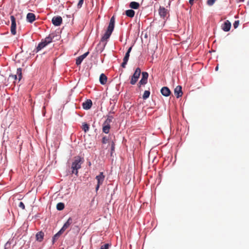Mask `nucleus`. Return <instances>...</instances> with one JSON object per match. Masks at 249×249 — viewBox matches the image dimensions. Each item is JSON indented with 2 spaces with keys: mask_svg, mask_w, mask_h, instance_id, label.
<instances>
[{
  "mask_svg": "<svg viewBox=\"0 0 249 249\" xmlns=\"http://www.w3.org/2000/svg\"><path fill=\"white\" fill-rule=\"evenodd\" d=\"M84 162V159L83 158H81L80 156L75 157L71 163L72 173L77 176L78 173V170L81 168V165Z\"/></svg>",
  "mask_w": 249,
  "mask_h": 249,
  "instance_id": "obj_1",
  "label": "nucleus"
},
{
  "mask_svg": "<svg viewBox=\"0 0 249 249\" xmlns=\"http://www.w3.org/2000/svg\"><path fill=\"white\" fill-rule=\"evenodd\" d=\"M115 18L114 16H112L109 21V25L107 27V30L105 32V34L102 37V41H105L108 39L110 36H111L115 26Z\"/></svg>",
  "mask_w": 249,
  "mask_h": 249,
  "instance_id": "obj_2",
  "label": "nucleus"
},
{
  "mask_svg": "<svg viewBox=\"0 0 249 249\" xmlns=\"http://www.w3.org/2000/svg\"><path fill=\"white\" fill-rule=\"evenodd\" d=\"M141 73V69L139 68H137L133 75L131 76L130 79V84L131 85H135L137 82L138 79L139 78L140 75Z\"/></svg>",
  "mask_w": 249,
  "mask_h": 249,
  "instance_id": "obj_3",
  "label": "nucleus"
},
{
  "mask_svg": "<svg viewBox=\"0 0 249 249\" xmlns=\"http://www.w3.org/2000/svg\"><path fill=\"white\" fill-rule=\"evenodd\" d=\"M105 178L103 172H100V174L96 177V179L97 180V184L96 187V191L98 190L100 186L103 184Z\"/></svg>",
  "mask_w": 249,
  "mask_h": 249,
  "instance_id": "obj_4",
  "label": "nucleus"
},
{
  "mask_svg": "<svg viewBox=\"0 0 249 249\" xmlns=\"http://www.w3.org/2000/svg\"><path fill=\"white\" fill-rule=\"evenodd\" d=\"M148 73L147 72H142V77L138 83V87L140 88L142 85H145L147 82Z\"/></svg>",
  "mask_w": 249,
  "mask_h": 249,
  "instance_id": "obj_5",
  "label": "nucleus"
},
{
  "mask_svg": "<svg viewBox=\"0 0 249 249\" xmlns=\"http://www.w3.org/2000/svg\"><path fill=\"white\" fill-rule=\"evenodd\" d=\"M10 19L11 20V32L13 35L16 34V18L14 16H11Z\"/></svg>",
  "mask_w": 249,
  "mask_h": 249,
  "instance_id": "obj_6",
  "label": "nucleus"
},
{
  "mask_svg": "<svg viewBox=\"0 0 249 249\" xmlns=\"http://www.w3.org/2000/svg\"><path fill=\"white\" fill-rule=\"evenodd\" d=\"M159 14L161 18H164L168 14V11L164 7L160 6L159 9Z\"/></svg>",
  "mask_w": 249,
  "mask_h": 249,
  "instance_id": "obj_7",
  "label": "nucleus"
},
{
  "mask_svg": "<svg viewBox=\"0 0 249 249\" xmlns=\"http://www.w3.org/2000/svg\"><path fill=\"white\" fill-rule=\"evenodd\" d=\"M52 23L53 24L56 26H58L61 25L62 22V18L60 16L54 17L52 18Z\"/></svg>",
  "mask_w": 249,
  "mask_h": 249,
  "instance_id": "obj_8",
  "label": "nucleus"
},
{
  "mask_svg": "<svg viewBox=\"0 0 249 249\" xmlns=\"http://www.w3.org/2000/svg\"><path fill=\"white\" fill-rule=\"evenodd\" d=\"M174 94L177 98H179L182 95V87L180 86H178L174 89Z\"/></svg>",
  "mask_w": 249,
  "mask_h": 249,
  "instance_id": "obj_9",
  "label": "nucleus"
},
{
  "mask_svg": "<svg viewBox=\"0 0 249 249\" xmlns=\"http://www.w3.org/2000/svg\"><path fill=\"white\" fill-rule=\"evenodd\" d=\"M231 27V23L229 20H226L222 25V29L225 32H228L230 30Z\"/></svg>",
  "mask_w": 249,
  "mask_h": 249,
  "instance_id": "obj_10",
  "label": "nucleus"
},
{
  "mask_svg": "<svg viewBox=\"0 0 249 249\" xmlns=\"http://www.w3.org/2000/svg\"><path fill=\"white\" fill-rule=\"evenodd\" d=\"M92 105V102L91 100L88 99L82 104L83 108L85 109H89Z\"/></svg>",
  "mask_w": 249,
  "mask_h": 249,
  "instance_id": "obj_11",
  "label": "nucleus"
},
{
  "mask_svg": "<svg viewBox=\"0 0 249 249\" xmlns=\"http://www.w3.org/2000/svg\"><path fill=\"white\" fill-rule=\"evenodd\" d=\"M72 223V219L71 217H70L67 221L64 224L62 228L61 229V231L64 232L66 229H67L70 226Z\"/></svg>",
  "mask_w": 249,
  "mask_h": 249,
  "instance_id": "obj_12",
  "label": "nucleus"
},
{
  "mask_svg": "<svg viewBox=\"0 0 249 249\" xmlns=\"http://www.w3.org/2000/svg\"><path fill=\"white\" fill-rule=\"evenodd\" d=\"M161 93L164 96L167 97L171 94L170 90L167 87H164L160 90Z\"/></svg>",
  "mask_w": 249,
  "mask_h": 249,
  "instance_id": "obj_13",
  "label": "nucleus"
},
{
  "mask_svg": "<svg viewBox=\"0 0 249 249\" xmlns=\"http://www.w3.org/2000/svg\"><path fill=\"white\" fill-rule=\"evenodd\" d=\"M26 18L28 22L32 23L36 20V16L32 13H29L27 15Z\"/></svg>",
  "mask_w": 249,
  "mask_h": 249,
  "instance_id": "obj_14",
  "label": "nucleus"
},
{
  "mask_svg": "<svg viewBox=\"0 0 249 249\" xmlns=\"http://www.w3.org/2000/svg\"><path fill=\"white\" fill-rule=\"evenodd\" d=\"M44 233L42 231L38 232L36 235V240L38 242H41L43 240Z\"/></svg>",
  "mask_w": 249,
  "mask_h": 249,
  "instance_id": "obj_15",
  "label": "nucleus"
},
{
  "mask_svg": "<svg viewBox=\"0 0 249 249\" xmlns=\"http://www.w3.org/2000/svg\"><path fill=\"white\" fill-rule=\"evenodd\" d=\"M48 44L46 43V42L44 41V40H42V41L38 44V46L36 47V52L39 51L42 49L44 48Z\"/></svg>",
  "mask_w": 249,
  "mask_h": 249,
  "instance_id": "obj_16",
  "label": "nucleus"
},
{
  "mask_svg": "<svg viewBox=\"0 0 249 249\" xmlns=\"http://www.w3.org/2000/svg\"><path fill=\"white\" fill-rule=\"evenodd\" d=\"M99 81L102 85H105L107 82V77L104 73H102L100 76Z\"/></svg>",
  "mask_w": 249,
  "mask_h": 249,
  "instance_id": "obj_17",
  "label": "nucleus"
},
{
  "mask_svg": "<svg viewBox=\"0 0 249 249\" xmlns=\"http://www.w3.org/2000/svg\"><path fill=\"white\" fill-rule=\"evenodd\" d=\"M110 129V124H103V132L105 133L108 134Z\"/></svg>",
  "mask_w": 249,
  "mask_h": 249,
  "instance_id": "obj_18",
  "label": "nucleus"
},
{
  "mask_svg": "<svg viewBox=\"0 0 249 249\" xmlns=\"http://www.w3.org/2000/svg\"><path fill=\"white\" fill-rule=\"evenodd\" d=\"M129 7L132 9H137L140 7V4L136 1H132L129 4Z\"/></svg>",
  "mask_w": 249,
  "mask_h": 249,
  "instance_id": "obj_19",
  "label": "nucleus"
},
{
  "mask_svg": "<svg viewBox=\"0 0 249 249\" xmlns=\"http://www.w3.org/2000/svg\"><path fill=\"white\" fill-rule=\"evenodd\" d=\"M126 15L130 18H133L135 15V11L132 9L127 10L125 11Z\"/></svg>",
  "mask_w": 249,
  "mask_h": 249,
  "instance_id": "obj_20",
  "label": "nucleus"
},
{
  "mask_svg": "<svg viewBox=\"0 0 249 249\" xmlns=\"http://www.w3.org/2000/svg\"><path fill=\"white\" fill-rule=\"evenodd\" d=\"M53 37L54 36H52V35H50L48 36L45 38L44 41H45L47 44H49L52 42Z\"/></svg>",
  "mask_w": 249,
  "mask_h": 249,
  "instance_id": "obj_21",
  "label": "nucleus"
},
{
  "mask_svg": "<svg viewBox=\"0 0 249 249\" xmlns=\"http://www.w3.org/2000/svg\"><path fill=\"white\" fill-rule=\"evenodd\" d=\"M17 76L18 77V81H20L22 78V69L18 68L17 71Z\"/></svg>",
  "mask_w": 249,
  "mask_h": 249,
  "instance_id": "obj_22",
  "label": "nucleus"
},
{
  "mask_svg": "<svg viewBox=\"0 0 249 249\" xmlns=\"http://www.w3.org/2000/svg\"><path fill=\"white\" fill-rule=\"evenodd\" d=\"M89 125L86 123H84L82 124V129L85 132H87L89 130Z\"/></svg>",
  "mask_w": 249,
  "mask_h": 249,
  "instance_id": "obj_23",
  "label": "nucleus"
},
{
  "mask_svg": "<svg viewBox=\"0 0 249 249\" xmlns=\"http://www.w3.org/2000/svg\"><path fill=\"white\" fill-rule=\"evenodd\" d=\"M65 207L64 204L62 202H59L57 203L56 205V208L58 210L61 211L64 209Z\"/></svg>",
  "mask_w": 249,
  "mask_h": 249,
  "instance_id": "obj_24",
  "label": "nucleus"
},
{
  "mask_svg": "<svg viewBox=\"0 0 249 249\" xmlns=\"http://www.w3.org/2000/svg\"><path fill=\"white\" fill-rule=\"evenodd\" d=\"M150 94V92L149 90H145L142 95V98L143 100L147 99Z\"/></svg>",
  "mask_w": 249,
  "mask_h": 249,
  "instance_id": "obj_25",
  "label": "nucleus"
},
{
  "mask_svg": "<svg viewBox=\"0 0 249 249\" xmlns=\"http://www.w3.org/2000/svg\"><path fill=\"white\" fill-rule=\"evenodd\" d=\"M63 232V231H61L60 230L57 233H56L53 237V242H54L55 240H57Z\"/></svg>",
  "mask_w": 249,
  "mask_h": 249,
  "instance_id": "obj_26",
  "label": "nucleus"
},
{
  "mask_svg": "<svg viewBox=\"0 0 249 249\" xmlns=\"http://www.w3.org/2000/svg\"><path fill=\"white\" fill-rule=\"evenodd\" d=\"M83 60L80 56L78 57L76 59V64L77 66L80 65Z\"/></svg>",
  "mask_w": 249,
  "mask_h": 249,
  "instance_id": "obj_27",
  "label": "nucleus"
},
{
  "mask_svg": "<svg viewBox=\"0 0 249 249\" xmlns=\"http://www.w3.org/2000/svg\"><path fill=\"white\" fill-rule=\"evenodd\" d=\"M111 246V244L109 243L105 244L102 245L99 249H108L109 247Z\"/></svg>",
  "mask_w": 249,
  "mask_h": 249,
  "instance_id": "obj_28",
  "label": "nucleus"
},
{
  "mask_svg": "<svg viewBox=\"0 0 249 249\" xmlns=\"http://www.w3.org/2000/svg\"><path fill=\"white\" fill-rule=\"evenodd\" d=\"M215 1L216 0H208L207 1V4L209 6H212L214 3Z\"/></svg>",
  "mask_w": 249,
  "mask_h": 249,
  "instance_id": "obj_29",
  "label": "nucleus"
},
{
  "mask_svg": "<svg viewBox=\"0 0 249 249\" xmlns=\"http://www.w3.org/2000/svg\"><path fill=\"white\" fill-rule=\"evenodd\" d=\"M109 139L107 137H104L102 138V142L104 144H106L108 142Z\"/></svg>",
  "mask_w": 249,
  "mask_h": 249,
  "instance_id": "obj_30",
  "label": "nucleus"
},
{
  "mask_svg": "<svg viewBox=\"0 0 249 249\" xmlns=\"http://www.w3.org/2000/svg\"><path fill=\"white\" fill-rule=\"evenodd\" d=\"M84 0H79L78 3L77 4V7L80 8L82 7V5L83 3Z\"/></svg>",
  "mask_w": 249,
  "mask_h": 249,
  "instance_id": "obj_31",
  "label": "nucleus"
},
{
  "mask_svg": "<svg viewBox=\"0 0 249 249\" xmlns=\"http://www.w3.org/2000/svg\"><path fill=\"white\" fill-rule=\"evenodd\" d=\"M128 62V60H125V59H123V63H122V65H121V66L123 67V68H125V66L127 64Z\"/></svg>",
  "mask_w": 249,
  "mask_h": 249,
  "instance_id": "obj_32",
  "label": "nucleus"
},
{
  "mask_svg": "<svg viewBox=\"0 0 249 249\" xmlns=\"http://www.w3.org/2000/svg\"><path fill=\"white\" fill-rule=\"evenodd\" d=\"M128 62V60H125V59H123V63H122V65H121V66L123 67V68H125V66L127 64Z\"/></svg>",
  "mask_w": 249,
  "mask_h": 249,
  "instance_id": "obj_33",
  "label": "nucleus"
},
{
  "mask_svg": "<svg viewBox=\"0 0 249 249\" xmlns=\"http://www.w3.org/2000/svg\"><path fill=\"white\" fill-rule=\"evenodd\" d=\"M112 122V120L110 118H107L106 121L104 122L103 124H110V123Z\"/></svg>",
  "mask_w": 249,
  "mask_h": 249,
  "instance_id": "obj_34",
  "label": "nucleus"
},
{
  "mask_svg": "<svg viewBox=\"0 0 249 249\" xmlns=\"http://www.w3.org/2000/svg\"><path fill=\"white\" fill-rule=\"evenodd\" d=\"M239 24V20L235 21L233 23V27L235 29L237 28Z\"/></svg>",
  "mask_w": 249,
  "mask_h": 249,
  "instance_id": "obj_35",
  "label": "nucleus"
},
{
  "mask_svg": "<svg viewBox=\"0 0 249 249\" xmlns=\"http://www.w3.org/2000/svg\"><path fill=\"white\" fill-rule=\"evenodd\" d=\"M18 207L21 208L22 210L25 209V205L22 202H20L18 204Z\"/></svg>",
  "mask_w": 249,
  "mask_h": 249,
  "instance_id": "obj_36",
  "label": "nucleus"
},
{
  "mask_svg": "<svg viewBox=\"0 0 249 249\" xmlns=\"http://www.w3.org/2000/svg\"><path fill=\"white\" fill-rule=\"evenodd\" d=\"M129 55H130V53H128V52H126V53H125V55L124 58V59H125V60H128L129 59Z\"/></svg>",
  "mask_w": 249,
  "mask_h": 249,
  "instance_id": "obj_37",
  "label": "nucleus"
},
{
  "mask_svg": "<svg viewBox=\"0 0 249 249\" xmlns=\"http://www.w3.org/2000/svg\"><path fill=\"white\" fill-rule=\"evenodd\" d=\"M89 53L88 52H86L85 53H84L83 54L80 55V57H82L83 59H84L87 57V56L88 55Z\"/></svg>",
  "mask_w": 249,
  "mask_h": 249,
  "instance_id": "obj_38",
  "label": "nucleus"
},
{
  "mask_svg": "<svg viewBox=\"0 0 249 249\" xmlns=\"http://www.w3.org/2000/svg\"><path fill=\"white\" fill-rule=\"evenodd\" d=\"M109 112H110V114H114L115 113L114 111V105L112 106Z\"/></svg>",
  "mask_w": 249,
  "mask_h": 249,
  "instance_id": "obj_39",
  "label": "nucleus"
},
{
  "mask_svg": "<svg viewBox=\"0 0 249 249\" xmlns=\"http://www.w3.org/2000/svg\"><path fill=\"white\" fill-rule=\"evenodd\" d=\"M114 148H115V143H114V142L113 141H112L111 142V151H113L114 150Z\"/></svg>",
  "mask_w": 249,
  "mask_h": 249,
  "instance_id": "obj_40",
  "label": "nucleus"
},
{
  "mask_svg": "<svg viewBox=\"0 0 249 249\" xmlns=\"http://www.w3.org/2000/svg\"><path fill=\"white\" fill-rule=\"evenodd\" d=\"M111 114H110V112H109L107 116V118H110V119L112 120V119L113 118V116Z\"/></svg>",
  "mask_w": 249,
  "mask_h": 249,
  "instance_id": "obj_41",
  "label": "nucleus"
},
{
  "mask_svg": "<svg viewBox=\"0 0 249 249\" xmlns=\"http://www.w3.org/2000/svg\"><path fill=\"white\" fill-rule=\"evenodd\" d=\"M10 77H11L12 78H13L15 80H17L18 78L17 74L12 75L10 76Z\"/></svg>",
  "mask_w": 249,
  "mask_h": 249,
  "instance_id": "obj_42",
  "label": "nucleus"
},
{
  "mask_svg": "<svg viewBox=\"0 0 249 249\" xmlns=\"http://www.w3.org/2000/svg\"><path fill=\"white\" fill-rule=\"evenodd\" d=\"M195 0H189V3L192 5L194 4V1Z\"/></svg>",
  "mask_w": 249,
  "mask_h": 249,
  "instance_id": "obj_43",
  "label": "nucleus"
},
{
  "mask_svg": "<svg viewBox=\"0 0 249 249\" xmlns=\"http://www.w3.org/2000/svg\"><path fill=\"white\" fill-rule=\"evenodd\" d=\"M132 46H131V47H129V48H128V50H127V52H128V53H130V52H131V50H132Z\"/></svg>",
  "mask_w": 249,
  "mask_h": 249,
  "instance_id": "obj_44",
  "label": "nucleus"
},
{
  "mask_svg": "<svg viewBox=\"0 0 249 249\" xmlns=\"http://www.w3.org/2000/svg\"><path fill=\"white\" fill-rule=\"evenodd\" d=\"M218 70V67L217 66L216 68H215V70L217 71Z\"/></svg>",
  "mask_w": 249,
  "mask_h": 249,
  "instance_id": "obj_45",
  "label": "nucleus"
}]
</instances>
